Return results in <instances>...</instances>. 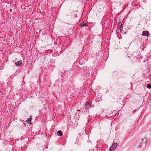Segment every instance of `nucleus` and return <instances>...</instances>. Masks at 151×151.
Returning <instances> with one entry per match:
<instances>
[{
	"mask_svg": "<svg viewBox=\"0 0 151 151\" xmlns=\"http://www.w3.org/2000/svg\"><path fill=\"white\" fill-rule=\"evenodd\" d=\"M142 36H145L147 37L150 36V34L148 31H142Z\"/></svg>",
	"mask_w": 151,
	"mask_h": 151,
	"instance_id": "nucleus-1",
	"label": "nucleus"
},
{
	"mask_svg": "<svg viewBox=\"0 0 151 151\" xmlns=\"http://www.w3.org/2000/svg\"><path fill=\"white\" fill-rule=\"evenodd\" d=\"M117 146V143H114L112 145L111 147L110 148V151H114Z\"/></svg>",
	"mask_w": 151,
	"mask_h": 151,
	"instance_id": "nucleus-2",
	"label": "nucleus"
},
{
	"mask_svg": "<svg viewBox=\"0 0 151 151\" xmlns=\"http://www.w3.org/2000/svg\"><path fill=\"white\" fill-rule=\"evenodd\" d=\"M91 107V104L88 101H86L85 106V108L86 109H88L89 108Z\"/></svg>",
	"mask_w": 151,
	"mask_h": 151,
	"instance_id": "nucleus-3",
	"label": "nucleus"
},
{
	"mask_svg": "<svg viewBox=\"0 0 151 151\" xmlns=\"http://www.w3.org/2000/svg\"><path fill=\"white\" fill-rule=\"evenodd\" d=\"M15 64L17 66H20L22 65V60L18 61L16 62Z\"/></svg>",
	"mask_w": 151,
	"mask_h": 151,
	"instance_id": "nucleus-4",
	"label": "nucleus"
},
{
	"mask_svg": "<svg viewBox=\"0 0 151 151\" xmlns=\"http://www.w3.org/2000/svg\"><path fill=\"white\" fill-rule=\"evenodd\" d=\"M57 134L60 137H61L62 136L63 134L62 132L60 130L58 131L57 132Z\"/></svg>",
	"mask_w": 151,
	"mask_h": 151,
	"instance_id": "nucleus-5",
	"label": "nucleus"
},
{
	"mask_svg": "<svg viewBox=\"0 0 151 151\" xmlns=\"http://www.w3.org/2000/svg\"><path fill=\"white\" fill-rule=\"evenodd\" d=\"M81 25L82 27H84L85 26H87V24L85 23L81 22Z\"/></svg>",
	"mask_w": 151,
	"mask_h": 151,
	"instance_id": "nucleus-6",
	"label": "nucleus"
},
{
	"mask_svg": "<svg viewBox=\"0 0 151 151\" xmlns=\"http://www.w3.org/2000/svg\"><path fill=\"white\" fill-rule=\"evenodd\" d=\"M142 143H146L147 142V139L146 138H145L142 139Z\"/></svg>",
	"mask_w": 151,
	"mask_h": 151,
	"instance_id": "nucleus-7",
	"label": "nucleus"
},
{
	"mask_svg": "<svg viewBox=\"0 0 151 151\" xmlns=\"http://www.w3.org/2000/svg\"><path fill=\"white\" fill-rule=\"evenodd\" d=\"M32 118H28L27 119V120H26V121L28 123H29L31 121Z\"/></svg>",
	"mask_w": 151,
	"mask_h": 151,
	"instance_id": "nucleus-8",
	"label": "nucleus"
},
{
	"mask_svg": "<svg viewBox=\"0 0 151 151\" xmlns=\"http://www.w3.org/2000/svg\"><path fill=\"white\" fill-rule=\"evenodd\" d=\"M147 87L148 88L150 89L151 88V85L150 84H148L147 85Z\"/></svg>",
	"mask_w": 151,
	"mask_h": 151,
	"instance_id": "nucleus-9",
	"label": "nucleus"
},
{
	"mask_svg": "<svg viewBox=\"0 0 151 151\" xmlns=\"http://www.w3.org/2000/svg\"><path fill=\"white\" fill-rule=\"evenodd\" d=\"M122 24H121L120 26V27H119L120 30H121V28H122Z\"/></svg>",
	"mask_w": 151,
	"mask_h": 151,
	"instance_id": "nucleus-10",
	"label": "nucleus"
},
{
	"mask_svg": "<svg viewBox=\"0 0 151 151\" xmlns=\"http://www.w3.org/2000/svg\"><path fill=\"white\" fill-rule=\"evenodd\" d=\"M12 11V9H11L10 10V12H11Z\"/></svg>",
	"mask_w": 151,
	"mask_h": 151,
	"instance_id": "nucleus-11",
	"label": "nucleus"
}]
</instances>
